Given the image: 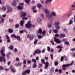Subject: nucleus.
I'll use <instances>...</instances> for the list:
<instances>
[{
    "mask_svg": "<svg viewBox=\"0 0 75 75\" xmlns=\"http://www.w3.org/2000/svg\"><path fill=\"white\" fill-rule=\"evenodd\" d=\"M42 64H39V65H38V67L39 68H40L42 67Z\"/></svg>",
    "mask_w": 75,
    "mask_h": 75,
    "instance_id": "37998d69",
    "label": "nucleus"
},
{
    "mask_svg": "<svg viewBox=\"0 0 75 75\" xmlns=\"http://www.w3.org/2000/svg\"><path fill=\"white\" fill-rule=\"evenodd\" d=\"M10 53H9L7 54V57L8 58H10Z\"/></svg>",
    "mask_w": 75,
    "mask_h": 75,
    "instance_id": "a19ab883",
    "label": "nucleus"
},
{
    "mask_svg": "<svg viewBox=\"0 0 75 75\" xmlns=\"http://www.w3.org/2000/svg\"><path fill=\"white\" fill-rule=\"evenodd\" d=\"M60 22H57V23H55L54 24V25H59L60 24Z\"/></svg>",
    "mask_w": 75,
    "mask_h": 75,
    "instance_id": "cd10ccee",
    "label": "nucleus"
},
{
    "mask_svg": "<svg viewBox=\"0 0 75 75\" xmlns=\"http://www.w3.org/2000/svg\"><path fill=\"white\" fill-rule=\"evenodd\" d=\"M74 64V61H72L71 63L70 64H64L62 65V68H65V67H69V66H71L72 65V64Z\"/></svg>",
    "mask_w": 75,
    "mask_h": 75,
    "instance_id": "423d86ee",
    "label": "nucleus"
},
{
    "mask_svg": "<svg viewBox=\"0 0 75 75\" xmlns=\"http://www.w3.org/2000/svg\"><path fill=\"white\" fill-rule=\"evenodd\" d=\"M50 42L52 43V45H55V44H54V42H53V41H50Z\"/></svg>",
    "mask_w": 75,
    "mask_h": 75,
    "instance_id": "6e6d98bb",
    "label": "nucleus"
},
{
    "mask_svg": "<svg viewBox=\"0 0 75 75\" xmlns=\"http://www.w3.org/2000/svg\"><path fill=\"white\" fill-rule=\"evenodd\" d=\"M22 20H28V17H24L22 18Z\"/></svg>",
    "mask_w": 75,
    "mask_h": 75,
    "instance_id": "72a5a7b5",
    "label": "nucleus"
},
{
    "mask_svg": "<svg viewBox=\"0 0 75 75\" xmlns=\"http://www.w3.org/2000/svg\"><path fill=\"white\" fill-rule=\"evenodd\" d=\"M64 44H67V45H69V42L67 41L64 42Z\"/></svg>",
    "mask_w": 75,
    "mask_h": 75,
    "instance_id": "864d4df0",
    "label": "nucleus"
},
{
    "mask_svg": "<svg viewBox=\"0 0 75 75\" xmlns=\"http://www.w3.org/2000/svg\"><path fill=\"white\" fill-rule=\"evenodd\" d=\"M50 57L52 59H53V54H50Z\"/></svg>",
    "mask_w": 75,
    "mask_h": 75,
    "instance_id": "a18cd8bd",
    "label": "nucleus"
},
{
    "mask_svg": "<svg viewBox=\"0 0 75 75\" xmlns=\"http://www.w3.org/2000/svg\"><path fill=\"white\" fill-rule=\"evenodd\" d=\"M23 4L20 3L19 4V5L18 6L17 8L18 10H22L23 8Z\"/></svg>",
    "mask_w": 75,
    "mask_h": 75,
    "instance_id": "0eeeda50",
    "label": "nucleus"
},
{
    "mask_svg": "<svg viewBox=\"0 0 75 75\" xmlns=\"http://www.w3.org/2000/svg\"><path fill=\"white\" fill-rule=\"evenodd\" d=\"M41 5L40 4H38L37 5V6L38 8H40V7H41Z\"/></svg>",
    "mask_w": 75,
    "mask_h": 75,
    "instance_id": "473e14b6",
    "label": "nucleus"
},
{
    "mask_svg": "<svg viewBox=\"0 0 75 75\" xmlns=\"http://www.w3.org/2000/svg\"><path fill=\"white\" fill-rule=\"evenodd\" d=\"M12 4L13 6H16V5L17 4L16 1H13V2L12 3Z\"/></svg>",
    "mask_w": 75,
    "mask_h": 75,
    "instance_id": "4468645a",
    "label": "nucleus"
},
{
    "mask_svg": "<svg viewBox=\"0 0 75 75\" xmlns=\"http://www.w3.org/2000/svg\"><path fill=\"white\" fill-rule=\"evenodd\" d=\"M45 51V49H44L42 51V53H44Z\"/></svg>",
    "mask_w": 75,
    "mask_h": 75,
    "instance_id": "13d9d810",
    "label": "nucleus"
},
{
    "mask_svg": "<svg viewBox=\"0 0 75 75\" xmlns=\"http://www.w3.org/2000/svg\"><path fill=\"white\" fill-rule=\"evenodd\" d=\"M23 63L24 64H26V60L25 59L24 60Z\"/></svg>",
    "mask_w": 75,
    "mask_h": 75,
    "instance_id": "0e129e2a",
    "label": "nucleus"
},
{
    "mask_svg": "<svg viewBox=\"0 0 75 75\" xmlns=\"http://www.w3.org/2000/svg\"><path fill=\"white\" fill-rule=\"evenodd\" d=\"M4 18H1V21L2 23H3L4 22Z\"/></svg>",
    "mask_w": 75,
    "mask_h": 75,
    "instance_id": "338daca9",
    "label": "nucleus"
},
{
    "mask_svg": "<svg viewBox=\"0 0 75 75\" xmlns=\"http://www.w3.org/2000/svg\"><path fill=\"white\" fill-rule=\"evenodd\" d=\"M44 64H45V69H47V68H48V66L49 65V63L48 62H46Z\"/></svg>",
    "mask_w": 75,
    "mask_h": 75,
    "instance_id": "9b49d317",
    "label": "nucleus"
},
{
    "mask_svg": "<svg viewBox=\"0 0 75 75\" xmlns=\"http://www.w3.org/2000/svg\"><path fill=\"white\" fill-rule=\"evenodd\" d=\"M54 41L57 44H60L61 42V41L59 40V39L56 38L54 37Z\"/></svg>",
    "mask_w": 75,
    "mask_h": 75,
    "instance_id": "6e6552de",
    "label": "nucleus"
},
{
    "mask_svg": "<svg viewBox=\"0 0 75 75\" xmlns=\"http://www.w3.org/2000/svg\"><path fill=\"white\" fill-rule=\"evenodd\" d=\"M18 51V50H17V48H15L14 49L13 52H14L15 53H16Z\"/></svg>",
    "mask_w": 75,
    "mask_h": 75,
    "instance_id": "c9c22d12",
    "label": "nucleus"
},
{
    "mask_svg": "<svg viewBox=\"0 0 75 75\" xmlns=\"http://www.w3.org/2000/svg\"><path fill=\"white\" fill-rule=\"evenodd\" d=\"M25 73L27 74H29L30 73V70L29 69H28L25 71Z\"/></svg>",
    "mask_w": 75,
    "mask_h": 75,
    "instance_id": "412c9836",
    "label": "nucleus"
},
{
    "mask_svg": "<svg viewBox=\"0 0 75 75\" xmlns=\"http://www.w3.org/2000/svg\"><path fill=\"white\" fill-rule=\"evenodd\" d=\"M71 7L73 8L75 7V5L74 4H72L71 6Z\"/></svg>",
    "mask_w": 75,
    "mask_h": 75,
    "instance_id": "774afa93",
    "label": "nucleus"
},
{
    "mask_svg": "<svg viewBox=\"0 0 75 75\" xmlns=\"http://www.w3.org/2000/svg\"><path fill=\"white\" fill-rule=\"evenodd\" d=\"M62 47L61 46H58L57 47V48H60V49H62Z\"/></svg>",
    "mask_w": 75,
    "mask_h": 75,
    "instance_id": "49530a36",
    "label": "nucleus"
},
{
    "mask_svg": "<svg viewBox=\"0 0 75 75\" xmlns=\"http://www.w3.org/2000/svg\"><path fill=\"white\" fill-rule=\"evenodd\" d=\"M37 64L36 63H33V65H32V68H35L36 67H37Z\"/></svg>",
    "mask_w": 75,
    "mask_h": 75,
    "instance_id": "6ab92c4d",
    "label": "nucleus"
},
{
    "mask_svg": "<svg viewBox=\"0 0 75 75\" xmlns=\"http://www.w3.org/2000/svg\"><path fill=\"white\" fill-rule=\"evenodd\" d=\"M32 26L33 27H35V25H32L31 24V21H30L28 22L27 24L25 25V27H26L27 28H31Z\"/></svg>",
    "mask_w": 75,
    "mask_h": 75,
    "instance_id": "7ed1b4c3",
    "label": "nucleus"
},
{
    "mask_svg": "<svg viewBox=\"0 0 75 75\" xmlns=\"http://www.w3.org/2000/svg\"><path fill=\"white\" fill-rule=\"evenodd\" d=\"M60 38H64L65 37V35L63 34H60Z\"/></svg>",
    "mask_w": 75,
    "mask_h": 75,
    "instance_id": "aec40b11",
    "label": "nucleus"
},
{
    "mask_svg": "<svg viewBox=\"0 0 75 75\" xmlns=\"http://www.w3.org/2000/svg\"><path fill=\"white\" fill-rule=\"evenodd\" d=\"M58 31L57 29H54L53 30V32L54 33H58Z\"/></svg>",
    "mask_w": 75,
    "mask_h": 75,
    "instance_id": "e433bc0d",
    "label": "nucleus"
},
{
    "mask_svg": "<svg viewBox=\"0 0 75 75\" xmlns=\"http://www.w3.org/2000/svg\"><path fill=\"white\" fill-rule=\"evenodd\" d=\"M21 16L22 17H25L27 15L26 13L24 12H21Z\"/></svg>",
    "mask_w": 75,
    "mask_h": 75,
    "instance_id": "9d476101",
    "label": "nucleus"
},
{
    "mask_svg": "<svg viewBox=\"0 0 75 75\" xmlns=\"http://www.w3.org/2000/svg\"><path fill=\"white\" fill-rule=\"evenodd\" d=\"M38 39H41V38H42V36L41 35H38Z\"/></svg>",
    "mask_w": 75,
    "mask_h": 75,
    "instance_id": "f704fd0d",
    "label": "nucleus"
},
{
    "mask_svg": "<svg viewBox=\"0 0 75 75\" xmlns=\"http://www.w3.org/2000/svg\"><path fill=\"white\" fill-rule=\"evenodd\" d=\"M33 13H37V11L34 10H33Z\"/></svg>",
    "mask_w": 75,
    "mask_h": 75,
    "instance_id": "bf43d9fd",
    "label": "nucleus"
},
{
    "mask_svg": "<svg viewBox=\"0 0 75 75\" xmlns=\"http://www.w3.org/2000/svg\"><path fill=\"white\" fill-rule=\"evenodd\" d=\"M44 11L45 13L47 14H50V11L46 8H45L44 10Z\"/></svg>",
    "mask_w": 75,
    "mask_h": 75,
    "instance_id": "f8f14e48",
    "label": "nucleus"
},
{
    "mask_svg": "<svg viewBox=\"0 0 75 75\" xmlns=\"http://www.w3.org/2000/svg\"><path fill=\"white\" fill-rule=\"evenodd\" d=\"M19 60H20V59H19V58L18 57H17L16 58V61H19Z\"/></svg>",
    "mask_w": 75,
    "mask_h": 75,
    "instance_id": "3c124183",
    "label": "nucleus"
},
{
    "mask_svg": "<svg viewBox=\"0 0 75 75\" xmlns=\"http://www.w3.org/2000/svg\"><path fill=\"white\" fill-rule=\"evenodd\" d=\"M19 27V25L18 24H17L15 25V28H18Z\"/></svg>",
    "mask_w": 75,
    "mask_h": 75,
    "instance_id": "680f3d73",
    "label": "nucleus"
},
{
    "mask_svg": "<svg viewBox=\"0 0 75 75\" xmlns=\"http://www.w3.org/2000/svg\"><path fill=\"white\" fill-rule=\"evenodd\" d=\"M27 63L28 64H30L31 63V61L30 60H28L27 61Z\"/></svg>",
    "mask_w": 75,
    "mask_h": 75,
    "instance_id": "09e8293b",
    "label": "nucleus"
},
{
    "mask_svg": "<svg viewBox=\"0 0 75 75\" xmlns=\"http://www.w3.org/2000/svg\"><path fill=\"white\" fill-rule=\"evenodd\" d=\"M54 64L55 66H57V65H58V62H54Z\"/></svg>",
    "mask_w": 75,
    "mask_h": 75,
    "instance_id": "79ce46f5",
    "label": "nucleus"
},
{
    "mask_svg": "<svg viewBox=\"0 0 75 75\" xmlns=\"http://www.w3.org/2000/svg\"><path fill=\"white\" fill-rule=\"evenodd\" d=\"M47 49L48 51H49V52L50 51V47L48 46L47 47Z\"/></svg>",
    "mask_w": 75,
    "mask_h": 75,
    "instance_id": "8fccbe9b",
    "label": "nucleus"
},
{
    "mask_svg": "<svg viewBox=\"0 0 75 75\" xmlns=\"http://www.w3.org/2000/svg\"><path fill=\"white\" fill-rule=\"evenodd\" d=\"M25 2L27 3V4H29L30 3V0H24Z\"/></svg>",
    "mask_w": 75,
    "mask_h": 75,
    "instance_id": "c85d7f7f",
    "label": "nucleus"
},
{
    "mask_svg": "<svg viewBox=\"0 0 75 75\" xmlns=\"http://www.w3.org/2000/svg\"><path fill=\"white\" fill-rule=\"evenodd\" d=\"M35 7H36L35 6H33L32 8V10H35Z\"/></svg>",
    "mask_w": 75,
    "mask_h": 75,
    "instance_id": "5fc2aeb1",
    "label": "nucleus"
},
{
    "mask_svg": "<svg viewBox=\"0 0 75 75\" xmlns=\"http://www.w3.org/2000/svg\"><path fill=\"white\" fill-rule=\"evenodd\" d=\"M42 35H45V34H46V31H45V30H44L43 32H42Z\"/></svg>",
    "mask_w": 75,
    "mask_h": 75,
    "instance_id": "7c9ffc66",
    "label": "nucleus"
},
{
    "mask_svg": "<svg viewBox=\"0 0 75 75\" xmlns=\"http://www.w3.org/2000/svg\"><path fill=\"white\" fill-rule=\"evenodd\" d=\"M56 16V13L54 11H52L51 13L47 14H46V16L47 17L48 19L50 20V21H52L54 20V18H53V16Z\"/></svg>",
    "mask_w": 75,
    "mask_h": 75,
    "instance_id": "f03ea898",
    "label": "nucleus"
},
{
    "mask_svg": "<svg viewBox=\"0 0 75 75\" xmlns=\"http://www.w3.org/2000/svg\"><path fill=\"white\" fill-rule=\"evenodd\" d=\"M9 49H10L11 50H13V46H10L9 47Z\"/></svg>",
    "mask_w": 75,
    "mask_h": 75,
    "instance_id": "4c0bfd02",
    "label": "nucleus"
},
{
    "mask_svg": "<svg viewBox=\"0 0 75 75\" xmlns=\"http://www.w3.org/2000/svg\"><path fill=\"white\" fill-rule=\"evenodd\" d=\"M15 38L17 39L18 41H20V36H16Z\"/></svg>",
    "mask_w": 75,
    "mask_h": 75,
    "instance_id": "a878e982",
    "label": "nucleus"
},
{
    "mask_svg": "<svg viewBox=\"0 0 75 75\" xmlns=\"http://www.w3.org/2000/svg\"><path fill=\"white\" fill-rule=\"evenodd\" d=\"M42 30L41 29H39V32L38 33H40V34H41V33H42Z\"/></svg>",
    "mask_w": 75,
    "mask_h": 75,
    "instance_id": "ea45409f",
    "label": "nucleus"
},
{
    "mask_svg": "<svg viewBox=\"0 0 75 75\" xmlns=\"http://www.w3.org/2000/svg\"><path fill=\"white\" fill-rule=\"evenodd\" d=\"M63 59H64V57L62 56L61 57V59H60L61 61H63Z\"/></svg>",
    "mask_w": 75,
    "mask_h": 75,
    "instance_id": "603ef678",
    "label": "nucleus"
},
{
    "mask_svg": "<svg viewBox=\"0 0 75 75\" xmlns=\"http://www.w3.org/2000/svg\"><path fill=\"white\" fill-rule=\"evenodd\" d=\"M11 36L12 37L15 38H16V35L15 34H12L11 35Z\"/></svg>",
    "mask_w": 75,
    "mask_h": 75,
    "instance_id": "58836bf2",
    "label": "nucleus"
},
{
    "mask_svg": "<svg viewBox=\"0 0 75 75\" xmlns=\"http://www.w3.org/2000/svg\"><path fill=\"white\" fill-rule=\"evenodd\" d=\"M55 36L56 37H59V34H56L55 35Z\"/></svg>",
    "mask_w": 75,
    "mask_h": 75,
    "instance_id": "e2e57ef3",
    "label": "nucleus"
},
{
    "mask_svg": "<svg viewBox=\"0 0 75 75\" xmlns=\"http://www.w3.org/2000/svg\"><path fill=\"white\" fill-rule=\"evenodd\" d=\"M6 38L7 39V42H10V38H9V37L7 35H6Z\"/></svg>",
    "mask_w": 75,
    "mask_h": 75,
    "instance_id": "2eb2a0df",
    "label": "nucleus"
},
{
    "mask_svg": "<svg viewBox=\"0 0 75 75\" xmlns=\"http://www.w3.org/2000/svg\"><path fill=\"white\" fill-rule=\"evenodd\" d=\"M55 28L57 29V30H59L61 28V27H60V26L59 25H56L55 26Z\"/></svg>",
    "mask_w": 75,
    "mask_h": 75,
    "instance_id": "b1692460",
    "label": "nucleus"
},
{
    "mask_svg": "<svg viewBox=\"0 0 75 75\" xmlns=\"http://www.w3.org/2000/svg\"><path fill=\"white\" fill-rule=\"evenodd\" d=\"M71 51H75V48H72L71 49Z\"/></svg>",
    "mask_w": 75,
    "mask_h": 75,
    "instance_id": "69168bd1",
    "label": "nucleus"
},
{
    "mask_svg": "<svg viewBox=\"0 0 75 75\" xmlns=\"http://www.w3.org/2000/svg\"><path fill=\"white\" fill-rule=\"evenodd\" d=\"M10 69L11 70L12 72L14 73L16 72V69H15L13 66H10Z\"/></svg>",
    "mask_w": 75,
    "mask_h": 75,
    "instance_id": "1a4fd4ad",
    "label": "nucleus"
},
{
    "mask_svg": "<svg viewBox=\"0 0 75 75\" xmlns=\"http://www.w3.org/2000/svg\"><path fill=\"white\" fill-rule=\"evenodd\" d=\"M41 62L43 64H45V61L44 60V59H41Z\"/></svg>",
    "mask_w": 75,
    "mask_h": 75,
    "instance_id": "393cba45",
    "label": "nucleus"
},
{
    "mask_svg": "<svg viewBox=\"0 0 75 75\" xmlns=\"http://www.w3.org/2000/svg\"><path fill=\"white\" fill-rule=\"evenodd\" d=\"M64 16H65V17H67V16H69V13H65L64 15Z\"/></svg>",
    "mask_w": 75,
    "mask_h": 75,
    "instance_id": "de8ad7c7",
    "label": "nucleus"
},
{
    "mask_svg": "<svg viewBox=\"0 0 75 75\" xmlns=\"http://www.w3.org/2000/svg\"><path fill=\"white\" fill-rule=\"evenodd\" d=\"M4 69V68L2 66H0V70H3Z\"/></svg>",
    "mask_w": 75,
    "mask_h": 75,
    "instance_id": "4d7b16f0",
    "label": "nucleus"
},
{
    "mask_svg": "<svg viewBox=\"0 0 75 75\" xmlns=\"http://www.w3.org/2000/svg\"><path fill=\"white\" fill-rule=\"evenodd\" d=\"M64 31H65V32H66V33H68V31L67 30V28H64Z\"/></svg>",
    "mask_w": 75,
    "mask_h": 75,
    "instance_id": "c03bdc74",
    "label": "nucleus"
},
{
    "mask_svg": "<svg viewBox=\"0 0 75 75\" xmlns=\"http://www.w3.org/2000/svg\"><path fill=\"white\" fill-rule=\"evenodd\" d=\"M4 50H5V47H2V50L1 51V54L2 56L3 57L0 56V62H3V61L4 63L6 62V59H4L6 56L5 53H3V52L4 51Z\"/></svg>",
    "mask_w": 75,
    "mask_h": 75,
    "instance_id": "f257e3e1",
    "label": "nucleus"
},
{
    "mask_svg": "<svg viewBox=\"0 0 75 75\" xmlns=\"http://www.w3.org/2000/svg\"><path fill=\"white\" fill-rule=\"evenodd\" d=\"M27 37L28 38H30V40H33L35 37V35L34 34H31L29 36V34L27 35Z\"/></svg>",
    "mask_w": 75,
    "mask_h": 75,
    "instance_id": "20e7f679",
    "label": "nucleus"
},
{
    "mask_svg": "<svg viewBox=\"0 0 75 75\" xmlns=\"http://www.w3.org/2000/svg\"><path fill=\"white\" fill-rule=\"evenodd\" d=\"M6 7L8 10L6 11V13H10V12H11V11H13L12 8L10 7L9 6L6 5Z\"/></svg>",
    "mask_w": 75,
    "mask_h": 75,
    "instance_id": "39448f33",
    "label": "nucleus"
},
{
    "mask_svg": "<svg viewBox=\"0 0 75 75\" xmlns=\"http://www.w3.org/2000/svg\"><path fill=\"white\" fill-rule=\"evenodd\" d=\"M69 24H73V21L71 19H70L69 22Z\"/></svg>",
    "mask_w": 75,
    "mask_h": 75,
    "instance_id": "bb28decb",
    "label": "nucleus"
},
{
    "mask_svg": "<svg viewBox=\"0 0 75 75\" xmlns=\"http://www.w3.org/2000/svg\"><path fill=\"white\" fill-rule=\"evenodd\" d=\"M37 42H38V40L35 39L34 42V45H36L37 43Z\"/></svg>",
    "mask_w": 75,
    "mask_h": 75,
    "instance_id": "c756f323",
    "label": "nucleus"
},
{
    "mask_svg": "<svg viewBox=\"0 0 75 75\" xmlns=\"http://www.w3.org/2000/svg\"><path fill=\"white\" fill-rule=\"evenodd\" d=\"M35 51L36 52V53L39 54H40L41 52V50H40V49H37Z\"/></svg>",
    "mask_w": 75,
    "mask_h": 75,
    "instance_id": "a211bd4d",
    "label": "nucleus"
},
{
    "mask_svg": "<svg viewBox=\"0 0 75 75\" xmlns=\"http://www.w3.org/2000/svg\"><path fill=\"white\" fill-rule=\"evenodd\" d=\"M1 9L3 11H6V7L5 6H2L1 8Z\"/></svg>",
    "mask_w": 75,
    "mask_h": 75,
    "instance_id": "5701e85b",
    "label": "nucleus"
},
{
    "mask_svg": "<svg viewBox=\"0 0 75 75\" xmlns=\"http://www.w3.org/2000/svg\"><path fill=\"white\" fill-rule=\"evenodd\" d=\"M55 68L54 67H52L51 68V69L50 71V73H52V72H54V69Z\"/></svg>",
    "mask_w": 75,
    "mask_h": 75,
    "instance_id": "dca6fc26",
    "label": "nucleus"
},
{
    "mask_svg": "<svg viewBox=\"0 0 75 75\" xmlns=\"http://www.w3.org/2000/svg\"><path fill=\"white\" fill-rule=\"evenodd\" d=\"M9 21L10 23H11V22H13V19H10Z\"/></svg>",
    "mask_w": 75,
    "mask_h": 75,
    "instance_id": "052dcab7",
    "label": "nucleus"
},
{
    "mask_svg": "<svg viewBox=\"0 0 75 75\" xmlns=\"http://www.w3.org/2000/svg\"><path fill=\"white\" fill-rule=\"evenodd\" d=\"M24 23V20H22L20 21V25L21 27H23V24Z\"/></svg>",
    "mask_w": 75,
    "mask_h": 75,
    "instance_id": "f3484780",
    "label": "nucleus"
},
{
    "mask_svg": "<svg viewBox=\"0 0 75 75\" xmlns=\"http://www.w3.org/2000/svg\"><path fill=\"white\" fill-rule=\"evenodd\" d=\"M32 61L33 62H35V63H37V62L36 61V60L35 59H32Z\"/></svg>",
    "mask_w": 75,
    "mask_h": 75,
    "instance_id": "2f4dec72",
    "label": "nucleus"
},
{
    "mask_svg": "<svg viewBox=\"0 0 75 75\" xmlns=\"http://www.w3.org/2000/svg\"><path fill=\"white\" fill-rule=\"evenodd\" d=\"M42 20L40 18H38L37 19V23H38L41 24Z\"/></svg>",
    "mask_w": 75,
    "mask_h": 75,
    "instance_id": "ddd939ff",
    "label": "nucleus"
},
{
    "mask_svg": "<svg viewBox=\"0 0 75 75\" xmlns=\"http://www.w3.org/2000/svg\"><path fill=\"white\" fill-rule=\"evenodd\" d=\"M8 32L10 33H13V30L12 29H8Z\"/></svg>",
    "mask_w": 75,
    "mask_h": 75,
    "instance_id": "4be33fe9",
    "label": "nucleus"
}]
</instances>
